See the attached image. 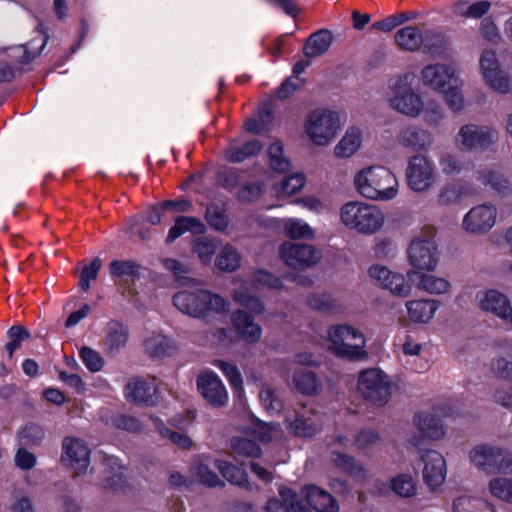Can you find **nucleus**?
Listing matches in <instances>:
<instances>
[{"mask_svg": "<svg viewBox=\"0 0 512 512\" xmlns=\"http://www.w3.org/2000/svg\"><path fill=\"white\" fill-rule=\"evenodd\" d=\"M356 190L365 198L388 201L398 194L395 175L383 166H370L360 170L354 178Z\"/></svg>", "mask_w": 512, "mask_h": 512, "instance_id": "obj_1", "label": "nucleus"}, {"mask_svg": "<svg viewBox=\"0 0 512 512\" xmlns=\"http://www.w3.org/2000/svg\"><path fill=\"white\" fill-rule=\"evenodd\" d=\"M331 352L346 360H361L367 356L366 338L355 327L348 324L332 325L327 330Z\"/></svg>", "mask_w": 512, "mask_h": 512, "instance_id": "obj_2", "label": "nucleus"}, {"mask_svg": "<svg viewBox=\"0 0 512 512\" xmlns=\"http://www.w3.org/2000/svg\"><path fill=\"white\" fill-rule=\"evenodd\" d=\"M173 304L182 313L195 318L204 317L211 311L222 313L229 307L221 296L203 289L179 291L173 297Z\"/></svg>", "mask_w": 512, "mask_h": 512, "instance_id": "obj_3", "label": "nucleus"}, {"mask_svg": "<svg viewBox=\"0 0 512 512\" xmlns=\"http://www.w3.org/2000/svg\"><path fill=\"white\" fill-rule=\"evenodd\" d=\"M340 218L346 227L366 235L375 233L384 223V214L378 206L361 201L344 204Z\"/></svg>", "mask_w": 512, "mask_h": 512, "instance_id": "obj_4", "label": "nucleus"}, {"mask_svg": "<svg viewBox=\"0 0 512 512\" xmlns=\"http://www.w3.org/2000/svg\"><path fill=\"white\" fill-rule=\"evenodd\" d=\"M389 102L393 109L409 117H417L423 112L421 96L412 87L410 74L397 75L388 82Z\"/></svg>", "mask_w": 512, "mask_h": 512, "instance_id": "obj_5", "label": "nucleus"}, {"mask_svg": "<svg viewBox=\"0 0 512 512\" xmlns=\"http://www.w3.org/2000/svg\"><path fill=\"white\" fill-rule=\"evenodd\" d=\"M305 133L318 146L328 145L340 128L339 114L327 108H317L305 118Z\"/></svg>", "mask_w": 512, "mask_h": 512, "instance_id": "obj_6", "label": "nucleus"}, {"mask_svg": "<svg viewBox=\"0 0 512 512\" xmlns=\"http://www.w3.org/2000/svg\"><path fill=\"white\" fill-rule=\"evenodd\" d=\"M471 462L486 473L512 472V454L502 448L477 445L470 452Z\"/></svg>", "mask_w": 512, "mask_h": 512, "instance_id": "obj_7", "label": "nucleus"}, {"mask_svg": "<svg viewBox=\"0 0 512 512\" xmlns=\"http://www.w3.org/2000/svg\"><path fill=\"white\" fill-rule=\"evenodd\" d=\"M358 391L373 404L382 406L390 397V380L379 368L363 370L358 376Z\"/></svg>", "mask_w": 512, "mask_h": 512, "instance_id": "obj_8", "label": "nucleus"}, {"mask_svg": "<svg viewBox=\"0 0 512 512\" xmlns=\"http://www.w3.org/2000/svg\"><path fill=\"white\" fill-rule=\"evenodd\" d=\"M498 139V132L488 125L465 124L455 141L462 152L484 151Z\"/></svg>", "mask_w": 512, "mask_h": 512, "instance_id": "obj_9", "label": "nucleus"}, {"mask_svg": "<svg viewBox=\"0 0 512 512\" xmlns=\"http://www.w3.org/2000/svg\"><path fill=\"white\" fill-rule=\"evenodd\" d=\"M479 66L484 82L492 90L500 94L512 91V77L501 69L495 51L484 50L479 59Z\"/></svg>", "mask_w": 512, "mask_h": 512, "instance_id": "obj_10", "label": "nucleus"}, {"mask_svg": "<svg viewBox=\"0 0 512 512\" xmlns=\"http://www.w3.org/2000/svg\"><path fill=\"white\" fill-rule=\"evenodd\" d=\"M406 180L412 191H427L435 182V170L432 161L421 154L411 157L406 168Z\"/></svg>", "mask_w": 512, "mask_h": 512, "instance_id": "obj_11", "label": "nucleus"}, {"mask_svg": "<svg viewBox=\"0 0 512 512\" xmlns=\"http://www.w3.org/2000/svg\"><path fill=\"white\" fill-rule=\"evenodd\" d=\"M90 454L87 443L76 437H65L62 441L61 460L76 475L85 473L90 465Z\"/></svg>", "mask_w": 512, "mask_h": 512, "instance_id": "obj_12", "label": "nucleus"}, {"mask_svg": "<svg viewBox=\"0 0 512 512\" xmlns=\"http://www.w3.org/2000/svg\"><path fill=\"white\" fill-rule=\"evenodd\" d=\"M408 259L417 269L434 270L438 264V251L433 236L415 237L408 248Z\"/></svg>", "mask_w": 512, "mask_h": 512, "instance_id": "obj_13", "label": "nucleus"}, {"mask_svg": "<svg viewBox=\"0 0 512 512\" xmlns=\"http://www.w3.org/2000/svg\"><path fill=\"white\" fill-rule=\"evenodd\" d=\"M476 301L481 310L498 317L507 329L512 330V304L505 294L495 289L479 291Z\"/></svg>", "mask_w": 512, "mask_h": 512, "instance_id": "obj_14", "label": "nucleus"}, {"mask_svg": "<svg viewBox=\"0 0 512 512\" xmlns=\"http://www.w3.org/2000/svg\"><path fill=\"white\" fill-rule=\"evenodd\" d=\"M279 254L285 264L294 269L308 268L321 258V253L312 245L293 242H284Z\"/></svg>", "mask_w": 512, "mask_h": 512, "instance_id": "obj_15", "label": "nucleus"}, {"mask_svg": "<svg viewBox=\"0 0 512 512\" xmlns=\"http://www.w3.org/2000/svg\"><path fill=\"white\" fill-rule=\"evenodd\" d=\"M36 33L38 36L27 44L9 48V57L18 65L19 69H23L25 65L31 63L47 44L48 33L42 22L38 23Z\"/></svg>", "mask_w": 512, "mask_h": 512, "instance_id": "obj_16", "label": "nucleus"}, {"mask_svg": "<svg viewBox=\"0 0 512 512\" xmlns=\"http://www.w3.org/2000/svg\"><path fill=\"white\" fill-rule=\"evenodd\" d=\"M197 388L202 397L214 407H221L228 400L227 390L214 371L201 372L197 377Z\"/></svg>", "mask_w": 512, "mask_h": 512, "instance_id": "obj_17", "label": "nucleus"}, {"mask_svg": "<svg viewBox=\"0 0 512 512\" xmlns=\"http://www.w3.org/2000/svg\"><path fill=\"white\" fill-rule=\"evenodd\" d=\"M420 457L424 464L423 480L430 490H436L446 479V460L442 454L435 450L422 452Z\"/></svg>", "mask_w": 512, "mask_h": 512, "instance_id": "obj_18", "label": "nucleus"}, {"mask_svg": "<svg viewBox=\"0 0 512 512\" xmlns=\"http://www.w3.org/2000/svg\"><path fill=\"white\" fill-rule=\"evenodd\" d=\"M497 209L492 204H481L473 207L464 216L463 228L474 234L485 233L496 223Z\"/></svg>", "mask_w": 512, "mask_h": 512, "instance_id": "obj_19", "label": "nucleus"}, {"mask_svg": "<svg viewBox=\"0 0 512 512\" xmlns=\"http://www.w3.org/2000/svg\"><path fill=\"white\" fill-rule=\"evenodd\" d=\"M420 77L424 86L438 92L444 91L447 86L457 82L458 79L455 68L444 63L424 66L420 72Z\"/></svg>", "mask_w": 512, "mask_h": 512, "instance_id": "obj_20", "label": "nucleus"}, {"mask_svg": "<svg viewBox=\"0 0 512 512\" xmlns=\"http://www.w3.org/2000/svg\"><path fill=\"white\" fill-rule=\"evenodd\" d=\"M369 275L374 283L393 294L406 297L411 292V286L406 282L404 276L390 271L385 266L374 265L369 269Z\"/></svg>", "mask_w": 512, "mask_h": 512, "instance_id": "obj_21", "label": "nucleus"}, {"mask_svg": "<svg viewBox=\"0 0 512 512\" xmlns=\"http://www.w3.org/2000/svg\"><path fill=\"white\" fill-rule=\"evenodd\" d=\"M130 339L129 327L121 321L111 320L104 328L103 351L110 356L118 355Z\"/></svg>", "mask_w": 512, "mask_h": 512, "instance_id": "obj_22", "label": "nucleus"}, {"mask_svg": "<svg viewBox=\"0 0 512 512\" xmlns=\"http://www.w3.org/2000/svg\"><path fill=\"white\" fill-rule=\"evenodd\" d=\"M442 416H453L451 408H439L433 413L419 412L414 417V422L418 430L426 437L439 440L445 435V429L440 419Z\"/></svg>", "mask_w": 512, "mask_h": 512, "instance_id": "obj_23", "label": "nucleus"}, {"mask_svg": "<svg viewBox=\"0 0 512 512\" xmlns=\"http://www.w3.org/2000/svg\"><path fill=\"white\" fill-rule=\"evenodd\" d=\"M126 397L134 403L152 406L158 401V389L154 381L134 379L125 389Z\"/></svg>", "mask_w": 512, "mask_h": 512, "instance_id": "obj_24", "label": "nucleus"}, {"mask_svg": "<svg viewBox=\"0 0 512 512\" xmlns=\"http://www.w3.org/2000/svg\"><path fill=\"white\" fill-rule=\"evenodd\" d=\"M302 497L317 512H338L337 500L324 489L316 485L305 486L301 490Z\"/></svg>", "mask_w": 512, "mask_h": 512, "instance_id": "obj_25", "label": "nucleus"}, {"mask_svg": "<svg viewBox=\"0 0 512 512\" xmlns=\"http://www.w3.org/2000/svg\"><path fill=\"white\" fill-rule=\"evenodd\" d=\"M231 321L237 333L249 343H256L261 339L262 328L255 323L253 316L244 310H236L231 315Z\"/></svg>", "mask_w": 512, "mask_h": 512, "instance_id": "obj_26", "label": "nucleus"}, {"mask_svg": "<svg viewBox=\"0 0 512 512\" xmlns=\"http://www.w3.org/2000/svg\"><path fill=\"white\" fill-rule=\"evenodd\" d=\"M103 463L107 471L110 473V476L105 478L103 488L114 492L125 491L128 484L124 475V467L120 459L118 457L108 455L104 457Z\"/></svg>", "mask_w": 512, "mask_h": 512, "instance_id": "obj_27", "label": "nucleus"}, {"mask_svg": "<svg viewBox=\"0 0 512 512\" xmlns=\"http://www.w3.org/2000/svg\"><path fill=\"white\" fill-rule=\"evenodd\" d=\"M294 434L302 437H312L321 427L319 417L312 411L302 408L296 413L294 421L286 419Z\"/></svg>", "mask_w": 512, "mask_h": 512, "instance_id": "obj_28", "label": "nucleus"}, {"mask_svg": "<svg viewBox=\"0 0 512 512\" xmlns=\"http://www.w3.org/2000/svg\"><path fill=\"white\" fill-rule=\"evenodd\" d=\"M432 134L418 126H408L399 135V142L413 150L420 151L427 149L432 143Z\"/></svg>", "mask_w": 512, "mask_h": 512, "instance_id": "obj_29", "label": "nucleus"}, {"mask_svg": "<svg viewBox=\"0 0 512 512\" xmlns=\"http://www.w3.org/2000/svg\"><path fill=\"white\" fill-rule=\"evenodd\" d=\"M439 303L436 300H412L406 303L409 319L414 323H427L435 315Z\"/></svg>", "mask_w": 512, "mask_h": 512, "instance_id": "obj_30", "label": "nucleus"}, {"mask_svg": "<svg viewBox=\"0 0 512 512\" xmlns=\"http://www.w3.org/2000/svg\"><path fill=\"white\" fill-rule=\"evenodd\" d=\"M206 231L203 222L196 217L180 216L175 219L174 225L170 228L166 242L172 243L185 232L203 234Z\"/></svg>", "mask_w": 512, "mask_h": 512, "instance_id": "obj_31", "label": "nucleus"}, {"mask_svg": "<svg viewBox=\"0 0 512 512\" xmlns=\"http://www.w3.org/2000/svg\"><path fill=\"white\" fill-rule=\"evenodd\" d=\"M144 349L152 358H164L175 349L171 338L162 333H152L144 341Z\"/></svg>", "mask_w": 512, "mask_h": 512, "instance_id": "obj_32", "label": "nucleus"}, {"mask_svg": "<svg viewBox=\"0 0 512 512\" xmlns=\"http://www.w3.org/2000/svg\"><path fill=\"white\" fill-rule=\"evenodd\" d=\"M423 46L421 50L432 57H443L446 53L448 41L446 36L435 29H425L422 34Z\"/></svg>", "mask_w": 512, "mask_h": 512, "instance_id": "obj_33", "label": "nucleus"}, {"mask_svg": "<svg viewBox=\"0 0 512 512\" xmlns=\"http://www.w3.org/2000/svg\"><path fill=\"white\" fill-rule=\"evenodd\" d=\"M332 44V34L326 29L311 34L304 44L303 52L309 58L318 57L328 51Z\"/></svg>", "mask_w": 512, "mask_h": 512, "instance_id": "obj_34", "label": "nucleus"}, {"mask_svg": "<svg viewBox=\"0 0 512 512\" xmlns=\"http://www.w3.org/2000/svg\"><path fill=\"white\" fill-rule=\"evenodd\" d=\"M422 34L415 26H405L395 33V42L402 50L416 52L423 46Z\"/></svg>", "mask_w": 512, "mask_h": 512, "instance_id": "obj_35", "label": "nucleus"}, {"mask_svg": "<svg viewBox=\"0 0 512 512\" xmlns=\"http://www.w3.org/2000/svg\"><path fill=\"white\" fill-rule=\"evenodd\" d=\"M262 144L259 140L253 139L243 144L231 143L226 151V159L231 163H241L247 158L260 152Z\"/></svg>", "mask_w": 512, "mask_h": 512, "instance_id": "obj_36", "label": "nucleus"}, {"mask_svg": "<svg viewBox=\"0 0 512 512\" xmlns=\"http://www.w3.org/2000/svg\"><path fill=\"white\" fill-rule=\"evenodd\" d=\"M215 467L219 470L221 475L231 484L237 485L247 490L252 489V486L248 481V474L244 469L239 468L234 464L224 460H216Z\"/></svg>", "mask_w": 512, "mask_h": 512, "instance_id": "obj_37", "label": "nucleus"}, {"mask_svg": "<svg viewBox=\"0 0 512 512\" xmlns=\"http://www.w3.org/2000/svg\"><path fill=\"white\" fill-rule=\"evenodd\" d=\"M308 305L313 310L329 314H336L342 309L339 300L328 292L311 294L308 297Z\"/></svg>", "mask_w": 512, "mask_h": 512, "instance_id": "obj_38", "label": "nucleus"}, {"mask_svg": "<svg viewBox=\"0 0 512 512\" xmlns=\"http://www.w3.org/2000/svg\"><path fill=\"white\" fill-rule=\"evenodd\" d=\"M361 131L357 127L347 129L345 135L335 147V154L339 157L352 156L361 145Z\"/></svg>", "mask_w": 512, "mask_h": 512, "instance_id": "obj_39", "label": "nucleus"}, {"mask_svg": "<svg viewBox=\"0 0 512 512\" xmlns=\"http://www.w3.org/2000/svg\"><path fill=\"white\" fill-rule=\"evenodd\" d=\"M293 383L297 391L305 395L316 394L321 385L314 372L298 369L293 374Z\"/></svg>", "mask_w": 512, "mask_h": 512, "instance_id": "obj_40", "label": "nucleus"}, {"mask_svg": "<svg viewBox=\"0 0 512 512\" xmlns=\"http://www.w3.org/2000/svg\"><path fill=\"white\" fill-rule=\"evenodd\" d=\"M241 256L238 250L230 244L223 246L215 259V266L225 272H233L240 266Z\"/></svg>", "mask_w": 512, "mask_h": 512, "instance_id": "obj_41", "label": "nucleus"}, {"mask_svg": "<svg viewBox=\"0 0 512 512\" xmlns=\"http://www.w3.org/2000/svg\"><path fill=\"white\" fill-rule=\"evenodd\" d=\"M438 163L441 172L447 176L459 175L468 165V162L465 161L462 156L453 152H442L439 156Z\"/></svg>", "mask_w": 512, "mask_h": 512, "instance_id": "obj_42", "label": "nucleus"}, {"mask_svg": "<svg viewBox=\"0 0 512 512\" xmlns=\"http://www.w3.org/2000/svg\"><path fill=\"white\" fill-rule=\"evenodd\" d=\"M468 195V189L458 183H448L441 187L437 203L440 206H450L461 202Z\"/></svg>", "mask_w": 512, "mask_h": 512, "instance_id": "obj_43", "label": "nucleus"}, {"mask_svg": "<svg viewBox=\"0 0 512 512\" xmlns=\"http://www.w3.org/2000/svg\"><path fill=\"white\" fill-rule=\"evenodd\" d=\"M213 365L225 375L238 397H242L244 394L243 379L237 366L220 359L214 360Z\"/></svg>", "mask_w": 512, "mask_h": 512, "instance_id": "obj_44", "label": "nucleus"}, {"mask_svg": "<svg viewBox=\"0 0 512 512\" xmlns=\"http://www.w3.org/2000/svg\"><path fill=\"white\" fill-rule=\"evenodd\" d=\"M478 180L492 190L506 194L510 191L509 181L499 172L492 169H485L479 172Z\"/></svg>", "mask_w": 512, "mask_h": 512, "instance_id": "obj_45", "label": "nucleus"}, {"mask_svg": "<svg viewBox=\"0 0 512 512\" xmlns=\"http://www.w3.org/2000/svg\"><path fill=\"white\" fill-rule=\"evenodd\" d=\"M417 287L430 294H443L450 288V283L443 277H437L432 274H421L419 276Z\"/></svg>", "mask_w": 512, "mask_h": 512, "instance_id": "obj_46", "label": "nucleus"}, {"mask_svg": "<svg viewBox=\"0 0 512 512\" xmlns=\"http://www.w3.org/2000/svg\"><path fill=\"white\" fill-rule=\"evenodd\" d=\"M231 449L236 456L246 458H259L262 450L259 445L250 439L236 437L231 441Z\"/></svg>", "mask_w": 512, "mask_h": 512, "instance_id": "obj_47", "label": "nucleus"}, {"mask_svg": "<svg viewBox=\"0 0 512 512\" xmlns=\"http://www.w3.org/2000/svg\"><path fill=\"white\" fill-rule=\"evenodd\" d=\"M233 299L255 314H262L265 310L263 301L259 297L251 295L245 286L234 290Z\"/></svg>", "mask_w": 512, "mask_h": 512, "instance_id": "obj_48", "label": "nucleus"}, {"mask_svg": "<svg viewBox=\"0 0 512 512\" xmlns=\"http://www.w3.org/2000/svg\"><path fill=\"white\" fill-rule=\"evenodd\" d=\"M390 486L392 491L400 496L409 498L416 494L417 484L415 480L407 474H398L391 479Z\"/></svg>", "mask_w": 512, "mask_h": 512, "instance_id": "obj_49", "label": "nucleus"}, {"mask_svg": "<svg viewBox=\"0 0 512 512\" xmlns=\"http://www.w3.org/2000/svg\"><path fill=\"white\" fill-rule=\"evenodd\" d=\"M109 272L115 278H135L140 274V265L134 260H114L109 265Z\"/></svg>", "mask_w": 512, "mask_h": 512, "instance_id": "obj_50", "label": "nucleus"}, {"mask_svg": "<svg viewBox=\"0 0 512 512\" xmlns=\"http://www.w3.org/2000/svg\"><path fill=\"white\" fill-rule=\"evenodd\" d=\"M17 438L20 446L33 447L43 440L44 430L37 424H28L19 430Z\"/></svg>", "mask_w": 512, "mask_h": 512, "instance_id": "obj_51", "label": "nucleus"}, {"mask_svg": "<svg viewBox=\"0 0 512 512\" xmlns=\"http://www.w3.org/2000/svg\"><path fill=\"white\" fill-rule=\"evenodd\" d=\"M205 219L217 231H223L228 226V217L225 209L219 204L212 203L206 207Z\"/></svg>", "mask_w": 512, "mask_h": 512, "instance_id": "obj_52", "label": "nucleus"}, {"mask_svg": "<svg viewBox=\"0 0 512 512\" xmlns=\"http://www.w3.org/2000/svg\"><path fill=\"white\" fill-rule=\"evenodd\" d=\"M284 232L290 238H312V228L302 219L288 218L284 221Z\"/></svg>", "mask_w": 512, "mask_h": 512, "instance_id": "obj_53", "label": "nucleus"}, {"mask_svg": "<svg viewBox=\"0 0 512 512\" xmlns=\"http://www.w3.org/2000/svg\"><path fill=\"white\" fill-rule=\"evenodd\" d=\"M152 421L155 428L159 431L163 438H168L173 444L180 448L185 449L191 446L192 441L187 435L170 430L159 418H152Z\"/></svg>", "mask_w": 512, "mask_h": 512, "instance_id": "obj_54", "label": "nucleus"}, {"mask_svg": "<svg viewBox=\"0 0 512 512\" xmlns=\"http://www.w3.org/2000/svg\"><path fill=\"white\" fill-rule=\"evenodd\" d=\"M489 491L494 497L512 503V479L493 478L489 482Z\"/></svg>", "mask_w": 512, "mask_h": 512, "instance_id": "obj_55", "label": "nucleus"}, {"mask_svg": "<svg viewBox=\"0 0 512 512\" xmlns=\"http://www.w3.org/2000/svg\"><path fill=\"white\" fill-rule=\"evenodd\" d=\"M270 165L277 172H286L290 168V161L283 155V145L280 142H274L268 149Z\"/></svg>", "mask_w": 512, "mask_h": 512, "instance_id": "obj_56", "label": "nucleus"}, {"mask_svg": "<svg viewBox=\"0 0 512 512\" xmlns=\"http://www.w3.org/2000/svg\"><path fill=\"white\" fill-rule=\"evenodd\" d=\"M7 337L9 341L6 344V350L8 352V357L11 359L16 349L20 347L21 343L30 338V333L23 326L15 325L8 329Z\"/></svg>", "mask_w": 512, "mask_h": 512, "instance_id": "obj_57", "label": "nucleus"}, {"mask_svg": "<svg viewBox=\"0 0 512 512\" xmlns=\"http://www.w3.org/2000/svg\"><path fill=\"white\" fill-rule=\"evenodd\" d=\"M79 357L85 367L92 373L99 372L104 367V359L100 352L90 347H82L79 351Z\"/></svg>", "mask_w": 512, "mask_h": 512, "instance_id": "obj_58", "label": "nucleus"}, {"mask_svg": "<svg viewBox=\"0 0 512 512\" xmlns=\"http://www.w3.org/2000/svg\"><path fill=\"white\" fill-rule=\"evenodd\" d=\"M480 507L489 508V503L483 499L472 496H461L454 500V512H479ZM493 512L492 510H489Z\"/></svg>", "mask_w": 512, "mask_h": 512, "instance_id": "obj_59", "label": "nucleus"}, {"mask_svg": "<svg viewBox=\"0 0 512 512\" xmlns=\"http://www.w3.org/2000/svg\"><path fill=\"white\" fill-rule=\"evenodd\" d=\"M304 185L305 176L302 173L291 174L282 179L277 192L281 196H289L301 190Z\"/></svg>", "mask_w": 512, "mask_h": 512, "instance_id": "obj_60", "label": "nucleus"}, {"mask_svg": "<svg viewBox=\"0 0 512 512\" xmlns=\"http://www.w3.org/2000/svg\"><path fill=\"white\" fill-rule=\"evenodd\" d=\"M441 93L444 95L446 104L451 110L459 112L464 108V98L458 81L447 86Z\"/></svg>", "mask_w": 512, "mask_h": 512, "instance_id": "obj_61", "label": "nucleus"}, {"mask_svg": "<svg viewBox=\"0 0 512 512\" xmlns=\"http://www.w3.org/2000/svg\"><path fill=\"white\" fill-rule=\"evenodd\" d=\"M192 470L198 481L206 486L217 487L223 484L218 475L205 464H195Z\"/></svg>", "mask_w": 512, "mask_h": 512, "instance_id": "obj_62", "label": "nucleus"}, {"mask_svg": "<svg viewBox=\"0 0 512 512\" xmlns=\"http://www.w3.org/2000/svg\"><path fill=\"white\" fill-rule=\"evenodd\" d=\"M193 251L203 264H208L216 252V245L208 238L202 237L194 241Z\"/></svg>", "mask_w": 512, "mask_h": 512, "instance_id": "obj_63", "label": "nucleus"}, {"mask_svg": "<svg viewBox=\"0 0 512 512\" xmlns=\"http://www.w3.org/2000/svg\"><path fill=\"white\" fill-rule=\"evenodd\" d=\"M101 266L100 258L96 257L88 266L82 269L80 286L83 291L87 292L90 289V282L97 278Z\"/></svg>", "mask_w": 512, "mask_h": 512, "instance_id": "obj_64", "label": "nucleus"}]
</instances>
